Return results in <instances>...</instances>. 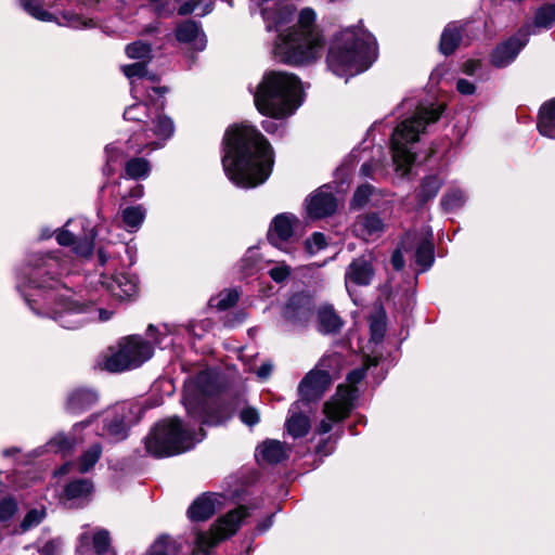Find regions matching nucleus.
<instances>
[{
	"label": "nucleus",
	"mask_w": 555,
	"mask_h": 555,
	"mask_svg": "<svg viewBox=\"0 0 555 555\" xmlns=\"http://www.w3.org/2000/svg\"><path fill=\"white\" fill-rule=\"evenodd\" d=\"M66 266L54 254L34 253L17 278V291L34 313L55 320L62 327L76 330L99 315L107 321L111 312L82 302L62 280Z\"/></svg>",
	"instance_id": "nucleus-1"
},
{
	"label": "nucleus",
	"mask_w": 555,
	"mask_h": 555,
	"mask_svg": "<svg viewBox=\"0 0 555 555\" xmlns=\"http://www.w3.org/2000/svg\"><path fill=\"white\" fill-rule=\"evenodd\" d=\"M223 170L240 188H255L271 173L273 151L267 139L250 125L230 127L223 139Z\"/></svg>",
	"instance_id": "nucleus-2"
},
{
	"label": "nucleus",
	"mask_w": 555,
	"mask_h": 555,
	"mask_svg": "<svg viewBox=\"0 0 555 555\" xmlns=\"http://www.w3.org/2000/svg\"><path fill=\"white\" fill-rule=\"evenodd\" d=\"M444 109L443 104L425 105L414 99H404L397 107L406 115L395 128L390 143L396 171L405 176L415 162L416 144L428 125L436 122Z\"/></svg>",
	"instance_id": "nucleus-3"
},
{
	"label": "nucleus",
	"mask_w": 555,
	"mask_h": 555,
	"mask_svg": "<svg viewBox=\"0 0 555 555\" xmlns=\"http://www.w3.org/2000/svg\"><path fill=\"white\" fill-rule=\"evenodd\" d=\"M253 93L257 109L272 117L262 121L268 133L279 130L280 124L275 119L292 115L301 104V82L285 72L266 73Z\"/></svg>",
	"instance_id": "nucleus-4"
},
{
	"label": "nucleus",
	"mask_w": 555,
	"mask_h": 555,
	"mask_svg": "<svg viewBox=\"0 0 555 555\" xmlns=\"http://www.w3.org/2000/svg\"><path fill=\"white\" fill-rule=\"evenodd\" d=\"M376 57L375 38L360 27H349L335 36L326 62L336 76L347 78L366 70Z\"/></svg>",
	"instance_id": "nucleus-5"
},
{
	"label": "nucleus",
	"mask_w": 555,
	"mask_h": 555,
	"mask_svg": "<svg viewBox=\"0 0 555 555\" xmlns=\"http://www.w3.org/2000/svg\"><path fill=\"white\" fill-rule=\"evenodd\" d=\"M167 89L164 87H153L151 91L144 92V98H139L138 103L128 106L124 112L126 120L142 122L147 128L142 133H135L129 140L131 146H138V152L144 147L151 150L159 149L164 142L169 139L175 131L173 121L159 113L164 108V94Z\"/></svg>",
	"instance_id": "nucleus-6"
},
{
	"label": "nucleus",
	"mask_w": 555,
	"mask_h": 555,
	"mask_svg": "<svg viewBox=\"0 0 555 555\" xmlns=\"http://www.w3.org/2000/svg\"><path fill=\"white\" fill-rule=\"evenodd\" d=\"M315 13L312 9H302L298 24L287 34H279L273 48L275 59L289 65H301L314 61L323 48V40L314 28Z\"/></svg>",
	"instance_id": "nucleus-7"
},
{
	"label": "nucleus",
	"mask_w": 555,
	"mask_h": 555,
	"mask_svg": "<svg viewBox=\"0 0 555 555\" xmlns=\"http://www.w3.org/2000/svg\"><path fill=\"white\" fill-rule=\"evenodd\" d=\"M102 0H20L21 8L41 22H53L73 29L93 28L95 22L83 11L92 10Z\"/></svg>",
	"instance_id": "nucleus-8"
},
{
	"label": "nucleus",
	"mask_w": 555,
	"mask_h": 555,
	"mask_svg": "<svg viewBox=\"0 0 555 555\" xmlns=\"http://www.w3.org/2000/svg\"><path fill=\"white\" fill-rule=\"evenodd\" d=\"M205 437L203 428L195 433L190 425L172 416L157 423L145 438L146 452L155 457H167L186 452Z\"/></svg>",
	"instance_id": "nucleus-9"
},
{
	"label": "nucleus",
	"mask_w": 555,
	"mask_h": 555,
	"mask_svg": "<svg viewBox=\"0 0 555 555\" xmlns=\"http://www.w3.org/2000/svg\"><path fill=\"white\" fill-rule=\"evenodd\" d=\"M215 389L212 376L207 372L198 373L185 385L182 402L189 417L194 422L209 426H217L224 422L221 416L210 411L208 398L214 395Z\"/></svg>",
	"instance_id": "nucleus-10"
},
{
	"label": "nucleus",
	"mask_w": 555,
	"mask_h": 555,
	"mask_svg": "<svg viewBox=\"0 0 555 555\" xmlns=\"http://www.w3.org/2000/svg\"><path fill=\"white\" fill-rule=\"evenodd\" d=\"M154 348L152 344L141 336H129L125 338L116 351L103 356L99 366L111 373L137 369L152 358Z\"/></svg>",
	"instance_id": "nucleus-11"
},
{
	"label": "nucleus",
	"mask_w": 555,
	"mask_h": 555,
	"mask_svg": "<svg viewBox=\"0 0 555 555\" xmlns=\"http://www.w3.org/2000/svg\"><path fill=\"white\" fill-rule=\"evenodd\" d=\"M143 412L137 402L118 403L104 412L103 426L98 434L112 441H121L127 438L129 428L140 421Z\"/></svg>",
	"instance_id": "nucleus-12"
},
{
	"label": "nucleus",
	"mask_w": 555,
	"mask_h": 555,
	"mask_svg": "<svg viewBox=\"0 0 555 555\" xmlns=\"http://www.w3.org/2000/svg\"><path fill=\"white\" fill-rule=\"evenodd\" d=\"M356 393L352 389L338 387L335 396L324 404L325 418L317 428L321 435L332 430L333 423L346 418L354 406Z\"/></svg>",
	"instance_id": "nucleus-13"
},
{
	"label": "nucleus",
	"mask_w": 555,
	"mask_h": 555,
	"mask_svg": "<svg viewBox=\"0 0 555 555\" xmlns=\"http://www.w3.org/2000/svg\"><path fill=\"white\" fill-rule=\"evenodd\" d=\"M255 7L260 9L268 31L280 30L281 27L294 21L295 10L279 0H251L250 10L254 11Z\"/></svg>",
	"instance_id": "nucleus-14"
},
{
	"label": "nucleus",
	"mask_w": 555,
	"mask_h": 555,
	"mask_svg": "<svg viewBox=\"0 0 555 555\" xmlns=\"http://www.w3.org/2000/svg\"><path fill=\"white\" fill-rule=\"evenodd\" d=\"M299 227L298 218L289 212H282L276 215L268 230V241L273 246L288 251L287 245L293 242L295 230Z\"/></svg>",
	"instance_id": "nucleus-15"
},
{
	"label": "nucleus",
	"mask_w": 555,
	"mask_h": 555,
	"mask_svg": "<svg viewBox=\"0 0 555 555\" xmlns=\"http://www.w3.org/2000/svg\"><path fill=\"white\" fill-rule=\"evenodd\" d=\"M240 529V522H215L209 531L198 532L195 538L194 548L191 555L208 552L222 540L233 535Z\"/></svg>",
	"instance_id": "nucleus-16"
},
{
	"label": "nucleus",
	"mask_w": 555,
	"mask_h": 555,
	"mask_svg": "<svg viewBox=\"0 0 555 555\" xmlns=\"http://www.w3.org/2000/svg\"><path fill=\"white\" fill-rule=\"evenodd\" d=\"M225 501V495L221 493H203L188 508V517L190 520H208L224 508Z\"/></svg>",
	"instance_id": "nucleus-17"
},
{
	"label": "nucleus",
	"mask_w": 555,
	"mask_h": 555,
	"mask_svg": "<svg viewBox=\"0 0 555 555\" xmlns=\"http://www.w3.org/2000/svg\"><path fill=\"white\" fill-rule=\"evenodd\" d=\"M410 243L416 247L415 262L422 268V271L428 270L435 260L430 229H424L420 233H408L402 242V247L405 248Z\"/></svg>",
	"instance_id": "nucleus-18"
},
{
	"label": "nucleus",
	"mask_w": 555,
	"mask_h": 555,
	"mask_svg": "<svg viewBox=\"0 0 555 555\" xmlns=\"http://www.w3.org/2000/svg\"><path fill=\"white\" fill-rule=\"evenodd\" d=\"M374 278V268L371 255H362L353 259L345 271V285L351 295L352 286H367Z\"/></svg>",
	"instance_id": "nucleus-19"
},
{
	"label": "nucleus",
	"mask_w": 555,
	"mask_h": 555,
	"mask_svg": "<svg viewBox=\"0 0 555 555\" xmlns=\"http://www.w3.org/2000/svg\"><path fill=\"white\" fill-rule=\"evenodd\" d=\"M529 37L528 29H520L505 42L499 44L491 54V62L496 67H504L512 63L520 50L527 44Z\"/></svg>",
	"instance_id": "nucleus-20"
},
{
	"label": "nucleus",
	"mask_w": 555,
	"mask_h": 555,
	"mask_svg": "<svg viewBox=\"0 0 555 555\" xmlns=\"http://www.w3.org/2000/svg\"><path fill=\"white\" fill-rule=\"evenodd\" d=\"M307 214L311 219H321L333 215L337 208V201L331 186L323 185L319 188L307 199Z\"/></svg>",
	"instance_id": "nucleus-21"
},
{
	"label": "nucleus",
	"mask_w": 555,
	"mask_h": 555,
	"mask_svg": "<svg viewBox=\"0 0 555 555\" xmlns=\"http://www.w3.org/2000/svg\"><path fill=\"white\" fill-rule=\"evenodd\" d=\"M328 374H323L314 367L300 382L298 390L302 401L319 400L331 386Z\"/></svg>",
	"instance_id": "nucleus-22"
},
{
	"label": "nucleus",
	"mask_w": 555,
	"mask_h": 555,
	"mask_svg": "<svg viewBox=\"0 0 555 555\" xmlns=\"http://www.w3.org/2000/svg\"><path fill=\"white\" fill-rule=\"evenodd\" d=\"M122 73L130 79L131 94L133 99L144 98V92L151 91L150 86L145 85V80L154 83L157 81V76L149 74L146 69V62H137L130 65L122 66Z\"/></svg>",
	"instance_id": "nucleus-23"
},
{
	"label": "nucleus",
	"mask_w": 555,
	"mask_h": 555,
	"mask_svg": "<svg viewBox=\"0 0 555 555\" xmlns=\"http://www.w3.org/2000/svg\"><path fill=\"white\" fill-rule=\"evenodd\" d=\"M176 38L180 43L188 44L193 51L201 52L206 48L207 39L201 24L195 21H184L176 28Z\"/></svg>",
	"instance_id": "nucleus-24"
},
{
	"label": "nucleus",
	"mask_w": 555,
	"mask_h": 555,
	"mask_svg": "<svg viewBox=\"0 0 555 555\" xmlns=\"http://www.w3.org/2000/svg\"><path fill=\"white\" fill-rule=\"evenodd\" d=\"M93 483L87 478L68 482L64 489L63 500L68 507H80L91 500Z\"/></svg>",
	"instance_id": "nucleus-25"
},
{
	"label": "nucleus",
	"mask_w": 555,
	"mask_h": 555,
	"mask_svg": "<svg viewBox=\"0 0 555 555\" xmlns=\"http://www.w3.org/2000/svg\"><path fill=\"white\" fill-rule=\"evenodd\" d=\"M313 305L311 299L302 294L294 295L287 302L284 317L294 323L306 324L312 317Z\"/></svg>",
	"instance_id": "nucleus-26"
},
{
	"label": "nucleus",
	"mask_w": 555,
	"mask_h": 555,
	"mask_svg": "<svg viewBox=\"0 0 555 555\" xmlns=\"http://www.w3.org/2000/svg\"><path fill=\"white\" fill-rule=\"evenodd\" d=\"M384 220L376 212L361 215L353 224V232L364 241H374L384 232Z\"/></svg>",
	"instance_id": "nucleus-27"
},
{
	"label": "nucleus",
	"mask_w": 555,
	"mask_h": 555,
	"mask_svg": "<svg viewBox=\"0 0 555 555\" xmlns=\"http://www.w3.org/2000/svg\"><path fill=\"white\" fill-rule=\"evenodd\" d=\"M56 241L63 246H73V250L77 256L89 257L93 250L94 235L92 230L83 237H78L73 234L68 229H64L56 234Z\"/></svg>",
	"instance_id": "nucleus-28"
},
{
	"label": "nucleus",
	"mask_w": 555,
	"mask_h": 555,
	"mask_svg": "<svg viewBox=\"0 0 555 555\" xmlns=\"http://www.w3.org/2000/svg\"><path fill=\"white\" fill-rule=\"evenodd\" d=\"M103 284L114 297L119 299L130 298L138 291L137 278L128 273L115 274L109 280L103 281Z\"/></svg>",
	"instance_id": "nucleus-29"
},
{
	"label": "nucleus",
	"mask_w": 555,
	"mask_h": 555,
	"mask_svg": "<svg viewBox=\"0 0 555 555\" xmlns=\"http://www.w3.org/2000/svg\"><path fill=\"white\" fill-rule=\"evenodd\" d=\"M99 400L95 390L89 388H78L73 390L66 401V410L74 414L82 413L92 408Z\"/></svg>",
	"instance_id": "nucleus-30"
},
{
	"label": "nucleus",
	"mask_w": 555,
	"mask_h": 555,
	"mask_svg": "<svg viewBox=\"0 0 555 555\" xmlns=\"http://www.w3.org/2000/svg\"><path fill=\"white\" fill-rule=\"evenodd\" d=\"M289 449L279 440H266L256 449L259 463L278 464L288 457Z\"/></svg>",
	"instance_id": "nucleus-31"
},
{
	"label": "nucleus",
	"mask_w": 555,
	"mask_h": 555,
	"mask_svg": "<svg viewBox=\"0 0 555 555\" xmlns=\"http://www.w3.org/2000/svg\"><path fill=\"white\" fill-rule=\"evenodd\" d=\"M286 430L293 438L306 436L310 429V420L299 412V404L294 403L289 409V416L286 421Z\"/></svg>",
	"instance_id": "nucleus-32"
},
{
	"label": "nucleus",
	"mask_w": 555,
	"mask_h": 555,
	"mask_svg": "<svg viewBox=\"0 0 555 555\" xmlns=\"http://www.w3.org/2000/svg\"><path fill=\"white\" fill-rule=\"evenodd\" d=\"M343 320L330 306L321 307L318 310V331L322 334H336L343 326Z\"/></svg>",
	"instance_id": "nucleus-33"
},
{
	"label": "nucleus",
	"mask_w": 555,
	"mask_h": 555,
	"mask_svg": "<svg viewBox=\"0 0 555 555\" xmlns=\"http://www.w3.org/2000/svg\"><path fill=\"white\" fill-rule=\"evenodd\" d=\"M537 126L542 135L555 139V98L541 106Z\"/></svg>",
	"instance_id": "nucleus-34"
},
{
	"label": "nucleus",
	"mask_w": 555,
	"mask_h": 555,
	"mask_svg": "<svg viewBox=\"0 0 555 555\" xmlns=\"http://www.w3.org/2000/svg\"><path fill=\"white\" fill-rule=\"evenodd\" d=\"M182 547L180 539L160 535L153 542L145 555H178Z\"/></svg>",
	"instance_id": "nucleus-35"
},
{
	"label": "nucleus",
	"mask_w": 555,
	"mask_h": 555,
	"mask_svg": "<svg viewBox=\"0 0 555 555\" xmlns=\"http://www.w3.org/2000/svg\"><path fill=\"white\" fill-rule=\"evenodd\" d=\"M462 39V25L459 22L450 23L443 30L440 39V50L444 55L454 52Z\"/></svg>",
	"instance_id": "nucleus-36"
},
{
	"label": "nucleus",
	"mask_w": 555,
	"mask_h": 555,
	"mask_svg": "<svg viewBox=\"0 0 555 555\" xmlns=\"http://www.w3.org/2000/svg\"><path fill=\"white\" fill-rule=\"evenodd\" d=\"M260 508V500L251 499L244 504H240L233 509L228 511L224 517L217 520H245L246 518L258 517V509Z\"/></svg>",
	"instance_id": "nucleus-37"
},
{
	"label": "nucleus",
	"mask_w": 555,
	"mask_h": 555,
	"mask_svg": "<svg viewBox=\"0 0 555 555\" xmlns=\"http://www.w3.org/2000/svg\"><path fill=\"white\" fill-rule=\"evenodd\" d=\"M344 364L343 356L338 352H332L324 354L315 365L323 374H328L330 379L337 378L341 372Z\"/></svg>",
	"instance_id": "nucleus-38"
},
{
	"label": "nucleus",
	"mask_w": 555,
	"mask_h": 555,
	"mask_svg": "<svg viewBox=\"0 0 555 555\" xmlns=\"http://www.w3.org/2000/svg\"><path fill=\"white\" fill-rule=\"evenodd\" d=\"M442 185V179L436 175L427 176L423 179L417 191V201L421 205L434 198Z\"/></svg>",
	"instance_id": "nucleus-39"
},
{
	"label": "nucleus",
	"mask_w": 555,
	"mask_h": 555,
	"mask_svg": "<svg viewBox=\"0 0 555 555\" xmlns=\"http://www.w3.org/2000/svg\"><path fill=\"white\" fill-rule=\"evenodd\" d=\"M146 211L141 205L128 206L121 211V219L130 232L138 231L145 219Z\"/></svg>",
	"instance_id": "nucleus-40"
},
{
	"label": "nucleus",
	"mask_w": 555,
	"mask_h": 555,
	"mask_svg": "<svg viewBox=\"0 0 555 555\" xmlns=\"http://www.w3.org/2000/svg\"><path fill=\"white\" fill-rule=\"evenodd\" d=\"M151 171L150 163L144 158H131L125 165L126 176L133 180L145 179Z\"/></svg>",
	"instance_id": "nucleus-41"
},
{
	"label": "nucleus",
	"mask_w": 555,
	"mask_h": 555,
	"mask_svg": "<svg viewBox=\"0 0 555 555\" xmlns=\"http://www.w3.org/2000/svg\"><path fill=\"white\" fill-rule=\"evenodd\" d=\"M467 199L465 192L457 188H451L441 198V205L446 211H454L461 208Z\"/></svg>",
	"instance_id": "nucleus-42"
},
{
	"label": "nucleus",
	"mask_w": 555,
	"mask_h": 555,
	"mask_svg": "<svg viewBox=\"0 0 555 555\" xmlns=\"http://www.w3.org/2000/svg\"><path fill=\"white\" fill-rule=\"evenodd\" d=\"M378 364V361H377V358H367L365 363L363 364V366L361 367H358V369H354L352 370L348 375H347V380L349 383L348 386H343L344 388H347V389H352L354 390V393L357 395L358 393V390H357V387L356 385L358 383H360L365 374H366V371L371 367V366H376Z\"/></svg>",
	"instance_id": "nucleus-43"
},
{
	"label": "nucleus",
	"mask_w": 555,
	"mask_h": 555,
	"mask_svg": "<svg viewBox=\"0 0 555 555\" xmlns=\"http://www.w3.org/2000/svg\"><path fill=\"white\" fill-rule=\"evenodd\" d=\"M102 454V447L99 443L92 444L79 460V470L81 473L89 472L99 461Z\"/></svg>",
	"instance_id": "nucleus-44"
},
{
	"label": "nucleus",
	"mask_w": 555,
	"mask_h": 555,
	"mask_svg": "<svg viewBox=\"0 0 555 555\" xmlns=\"http://www.w3.org/2000/svg\"><path fill=\"white\" fill-rule=\"evenodd\" d=\"M240 298L236 289H227L221 292L217 297L210 299V305L218 310H227L234 306Z\"/></svg>",
	"instance_id": "nucleus-45"
},
{
	"label": "nucleus",
	"mask_w": 555,
	"mask_h": 555,
	"mask_svg": "<svg viewBox=\"0 0 555 555\" xmlns=\"http://www.w3.org/2000/svg\"><path fill=\"white\" fill-rule=\"evenodd\" d=\"M152 49L151 46L143 41H135L126 47V54L130 59L142 60L146 62L151 59Z\"/></svg>",
	"instance_id": "nucleus-46"
},
{
	"label": "nucleus",
	"mask_w": 555,
	"mask_h": 555,
	"mask_svg": "<svg viewBox=\"0 0 555 555\" xmlns=\"http://www.w3.org/2000/svg\"><path fill=\"white\" fill-rule=\"evenodd\" d=\"M204 0H189L183 2L179 9L178 12L180 15H186L190 13L195 12L202 4ZM212 1L207 0L203 8H201V11L197 13L199 16H205L206 14L210 13L212 11Z\"/></svg>",
	"instance_id": "nucleus-47"
},
{
	"label": "nucleus",
	"mask_w": 555,
	"mask_h": 555,
	"mask_svg": "<svg viewBox=\"0 0 555 555\" xmlns=\"http://www.w3.org/2000/svg\"><path fill=\"white\" fill-rule=\"evenodd\" d=\"M555 22V4H545L540 8L534 17L537 27L550 28Z\"/></svg>",
	"instance_id": "nucleus-48"
},
{
	"label": "nucleus",
	"mask_w": 555,
	"mask_h": 555,
	"mask_svg": "<svg viewBox=\"0 0 555 555\" xmlns=\"http://www.w3.org/2000/svg\"><path fill=\"white\" fill-rule=\"evenodd\" d=\"M152 11L158 17L171 16L177 10V0H149Z\"/></svg>",
	"instance_id": "nucleus-49"
},
{
	"label": "nucleus",
	"mask_w": 555,
	"mask_h": 555,
	"mask_svg": "<svg viewBox=\"0 0 555 555\" xmlns=\"http://www.w3.org/2000/svg\"><path fill=\"white\" fill-rule=\"evenodd\" d=\"M18 511L15 498L0 494V520H10Z\"/></svg>",
	"instance_id": "nucleus-50"
},
{
	"label": "nucleus",
	"mask_w": 555,
	"mask_h": 555,
	"mask_svg": "<svg viewBox=\"0 0 555 555\" xmlns=\"http://www.w3.org/2000/svg\"><path fill=\"white\" fill-rule=\"evenodd\" d=\"M106 162L103 168V173L112 176L115 172L114 164L118 162L121 153L114 144H107L105 147Z\"/></svg>",
	"instance_id": "nucleus-51"
},
{
	"label": "nucleus",
	"mask_w": 555,
	"mask_h": 555,
	"mask_svg": "<svg viewBox=\"0 0 555 555\" xmlns=\"http://www.w3.org/2000/svg\"><path fill=\"white\" fill-rule=\"evenodd\" d=\"M48 447L55 453L67 454L73 448V441L66 436L60 434L50 440Z\"/></svg>",
	"instance_id": "nucleus-52"
},
{
	"label": "nucleus",
	"mask_w": 555,
	"mask_h": 555,
	"mask_svg": "<svg viewBox=\"0 0 555 555\" xmlns=\"http://www.w3.org/2000/svg\"><path fill=\"white\" fill-rule=\"evenodd\" d=\"M111 545V537L108 531L106 530H99L93 535V548L96 552V554L101 555L108 551V547Z\"/></svg>",
	"instance_id": "nucleus-53"
},
{
	"label": "nucleus",
	"mask_w": 555,
	"mask_h": 555,
	"mask_svg": "<svg viewBox=\"0 0 555 555\" xmlns=\"http://www.w3.org/2000/svg\"><path fill=\"white\" fill-rule=\"evenodd\" d=\"M327 245L324 234L314 232L311 237L306 241V249L310 255H313Z\"/></svg>",
	"instance_id": "nucleus-54"
},
{
	"label": "nucleus",
	"mask_w": 555,
	"mask_h": 555,
	"mask_svg": "<svg viewBox=\"0 0 555 555\" xmlns=\"http://www.w3.org/2000/svg\"><path fill=\"white\" fill-rule=\"evenodd\" d=\"M240 420L247 426H254L259 423L260 415L257 409L251 406H245L240 412Z\"/></svg>",
	"instance_id": "nucleus-55"
},
{
	"label": "nucleus",
	"mask_w": 555,
	"mask_h": 555,
	"mask_svg": "<svg viewBox=\"0 0 555 555\" xmlns=\"http://www.w3.org/2000/svg\"><path fill=\"white\" fill-rule=\"evenodd\" d=\"M373 193V186L370 184H363L359 186L353 195L352 202L357 206L364 205Z\"/></svg>",
	"instance_id": "nucleus-56"
},
{
	"label": "nucleus",
	"mask_w": 555,
	"mask_h": 555,
	"mask_svg": "<svg viewBox=\"0 0 555 555\" xmlns=\"http://www.w3.org/2000/svg\"><path fill=\"white\" fill-rule=\"evenodd\" d=\"M291 274V269L286 264H278L269 270L270 278L276 282H284Z\"/></svg>",
	"instance_id": "nucleus-57"
},
{
	"label": "nucleus",
	"mask_w": 555,
	"mask_h": 555,
	"mask_svg": "<svg viewBox=\"0 0 555 555\" xmlns=\"http://www.w3.org/2000/svg\"><path fill=\"white\" fill-rule=\"evenodd\" d=\"M371 339L375 343H379L386 331L385 323L379 319H373L370 323Z\"/></svg>",
	"instance_id": "nucleus-58"
},
{
	"label": "nucleus",
	"mask_w": 555,
	"mask_h": 555,
	"mask_svg": "<svg viewBox=\"0 0 555 555\" xmlns=\"http://www.w3.org/2000/svg\"><path fill=\"white\" fill-rule=\"evenodd\" d=\"M46 516V508L42 505H39L30 508L23 520H42Z\"/></svg>",
	"instance_id": "nucleus-59"
},
{
	"label": "nucleus",
	"mask_w": 555,
	"mask_h": 555,
	"mask_svg": "<svg viewBox=\"0 0 555 555\" xmlns=\"http://www.w3.org/2000/svg\"><path fill=\"white\" fill-rule=\"evenodd\" d=\"M456 90L463 95H470L475 92V85L467 79H459L456 82Z\"/></svg>",
	"instance_id": "nucleus-60"
},
{
	"label": "nucleus",
	"mask_w": 555,
	"mask_h": 555,
	"mask_svg": "<svg viewBox=\"0 0 555 555\" xmlns=\"http://www.w3.org/2000/svg\"><path fill=\"white\" fill-rule=\"evenodd\" d=\"M256 255H257L256 249L249 248L247 250L246 256L242 259V267L245 270L246 274H250L251 267L254 266Z\"/></svg>",
	"instance_id": "nucleus-61"
},
{
	"label": "nucleus",
	"mask_w": 555,
	"mask_h": 555,
	"mask_svg": "<svg viewBox=\"0 0 555 555\" xmlns=\"http://www.w3.org/2000/svg\"><path fill=\"white\" fill-rule=\"evenodd\" d=\"M247 314L244 311H237L235 313L227 315L225 325L233 327L237 324H241L245 319Z\"/></svg>",
	"instance_id": "nucleus-62"
},
{
	"label": "nucleus",
	"mask_w": 555,
	"mask_h": 555,
	"mask_svg": "<svg viewBox=\"0 0 555 555\" xmlns=\"http://www.w3.org/2000/svg\"><path fill=\"white\" fill-rule=\"evenodd\" d=\"M391 264L395 270L400 271L404 267V258L400 248L396 249L391 255Z\"/></svg>",
	"instance_id": "nucleus-63"
},
{
	"label": "nucleus",
	"mask_w": 555,
	"mask_h": 555,
	"mask_svg": "<svg viewBox=\"0 0 555 555\" xmlns=\"http://www.w3.org/2000/svg\"><path fill=\"white\" fill-rule=\"evenodd\" d=\"M272 373V364L263 363L257 370V376L261 379H266Z\"/></svg>",
	"instance_id": "nucleus-64"
}]
</instances>
